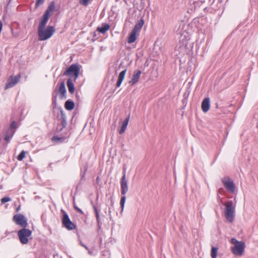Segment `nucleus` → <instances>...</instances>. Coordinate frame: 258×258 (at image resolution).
I'll return each mask as SVG.
<instances>
[{
  "label": "nucleus",
  "mask_w": 258,
  "mask_h": 258,
  "mask_svg": "<svg viewBox=\"0 0 258 258\" xmlns=\"http://www.w3.org/2000/svg\"><path fill=\"white\" fill-rule=\"evenodd\" d=\"M210 100L209 98H205L202 103V109L203 112H207L210 109Z\"/></svg>",
  "instance_id": "nucleus-11"
},
{
  "label": "nucleus",
  "mask_w": 258,
  "mask_h": 258,
  "mask_svg": "<svg viewBox=\"0 0 258 258\" xmlns=\"http://www.w3.org/2000/svg\"><path fill=\"white\" fill-rule=\"evenodd\" d=\"M32 232L26 228H23L19 230L18 232V236L20 242L23 244H26L28 243L29 237L31 235Z\"/></svg>",
  "instance_id": "nucleus-5"
},
{
  "label": "nucleus",
  "mask_w": 258,
  "mask_h": 258,
  "mask_svg": "<svg viewBox=\"0 0 258 258\" xmlns=\"http://www.w3.org/2000/svg\"><path fill=\"white\" fill-rule=\"evenodd\" d=\"M10 138H11L8 135H7L5 137V140L7 142H9Z\"/></svg>",
  "instance_id": "nucleus-31"
},
{
  "label": "nucleus",
  "mask_w": 258,
  "mask_h": 258,
  "mask_svg": "<svg viewBox=\"0 0 258 258\" xmlns=\"http://www.w3.org/2000/svg\"><path fill=\"white\" fill-rule=\"evenodd\" d=\"M141 74V72L140 71H137L134 72V74L133 76V78L130 81L129 83L133 85L136 84L137 82H138L139 78L140 77Z\"/></svg>",
  "instance_id": "nucleus-13"
},
{
  "label": "nucleus",
  "mask_w": 258,
  "mask_h": 258,
  "mask_svg": "<svg viewBox=\"0 0 258 258\" xmlns=\"http://www.w3.org/2000/svg\"><path fill=\"white\" fill-rule=\"evenodd\" d=\"M77 210L79 213H80V214H84V213H83V212L82 211V210H81V209H80V208H78V209H77V210Z\"/></svg>",
  "instance_id": "nucleus-32"
},
{
  "label": "nucleus",
  "mask_w": 258,
  "mask_h": 258,
  "mask_svg": "<svg viewBox=\"0 0 258 258\" xmlns=\"http://www.w3.org/2000/svg\"><path fill=\"white\" fill-rule=\"evenodd\" d=\"M95 215H96V219H97V222L99 224V213H97L96 214H95Z\"/></svg>",
  "instance_id": "nucleus-29"
},
{
  "label": "nucleus",
  "mask_w": 258,
  "mask_h": 258,
  "mask_svg": "<svg viewBox=\"0 0 258 258\" xmlns=\"http://www.w3.org/2000/svg\"><path fill=\"white\" fill-rule=\"evenodd\" d=\"M90 0H80V3L85 6L88 5Z\"/></svg>",
  "instance_id": "nucleus-25"
},
{
  "label": "nucleus",
  "mask_w": 258,
  "mask_h": 258,
  "mask_svg": "<svg viewBox=\"0 0 258 258\" xmlns=\"http://www.w3.org/2000/svg\"><path fill=\"white\" fill-rule=\"evenodd\" d=\"M55 31V28L51 26H47L45 29L44 28H38V35L39 40L44 41L50 38L53 35Z\"/></svg>",
  "instance_id": "nucleus-3"
},
{
  "label": "nucleus",
  "mask_w": 258,
  "mask_h": 258,
  "mask_svg": "<svg viewBox=\"0 0 258 258\" xmlns=\"http://www.w3.org/2000/svg\"><path fill=\"white\" fill-rule=\"evenodd\" d=\"M110 28V26L107 24H103L101 27H98L97 30L101 33H105Z\"/></svg>",
  "instance_id": "nucleus-18"
},
{
  "label": "nucleus",
  "mask_w": 258,
  "mask_h": 258,
  "mask_svg": "<svg viewBox=\"0 0 258 258\" xmlns=\"http://www.w3.org/2000/svg\"><path fill=\"white\" fill-rule=\"evenodd\" d=\"M224 205L225 218L228 222L231 223L233 221L235 217V206L232 201H227Z\"/></svg>",
  "instance_id": "nucleus-2"
},
{
  "label": "nucleus",
  "mask_w": 258,
  "mask_h": 258,
  "mask_svg": "<svg viewBox=\"0 0 258 258\" xmlns=\"http://www.w3.org/2000/svg\"><path fill=\"white\" fill-rule=\"evenodd\" d=\"M74 207L76 210L78 208V207L76 205L75 203L74 204Z\"/></svg>",
  "instance_id": "nucleus-36"
},
{
  "label": "nucleus",
  "mask_w": 258,
  "mask_h": 258,
  "mask_svg": "<svg viewBox=\"0 0 258 258\" xmlns=\"http://www.w3.org/2000/svg\"><path fill=\"white\" fill-rule=\"evenodd\" d=\"M1 201L2 203L4 204L6 202L11 201V199L8 197H5L3 198Z\"/></svg>",
  "instance_id": "nucleus-24"
},
{
  "label": "nucleus",
  "mask_w": 258,
  "mask_h": 258,
  "mask_svg": "<svg viewBox=\"0 0 258 258\" xmlns=\"http://www.w3.org/2000/svg\"><path fill=\"white\" fill-rule=\"evenodd\" d=\"M74 207L76 210L78 208V207L76 205L75 203L74 204Z\"/></svg>",
  "instance_id": "nucleus-37"
},
{
  "label": "nucleus",
  "mask_w": 258,
  "mask_h": 258,
  "mask_svg": "<svg viewBox=\"0 0 258 258\" xmlns=\"http://www.w3.org/2000/svg\"><path fill=\"white\" fill-rule=\"evenodd\" d=\"M53 9V5H50L48 7V9L47 10H49V12H50L51 11H52Z\"/></svg>",
  "instance_id": "nucleus-30"
},
{
  "label": "nucleus",
  "mask_w": 258,
  "mask_h": 258,
  "mask_svg": "<svg viewBox=\"0 0 258 258\" xmlns=\"http://www.w3.org/2000/svg\"><path fill=\"white\" fill-rule=\"evenodd\" d=\"M47 21L48 19L42 17V19L39 24L38 28H44Z\"/></svg>",
  "instance_id": "nucleus-21"
},
{
  "label": "nucleus",
  "mask_w": 258,
  "mask_h": 258,
  "mask_svg": "<svg viewBox=\"0 0 258 258\" xmlns=\"http://www.w3.org/2000/svg\"><path fill=\"white\" fill-rule=\"evenodd\" d=\"M14 221L18 225L26 227L27 225V220L22 214L15 215L13 217Z\"/></svg>",
  "instance_id": "nucleus-10"
},
{
  "label": "nucleus",
  "mask_w": 258,
  "mask_h": 258,
  "mask_svg": "<svg viewBox=\"0 0 258 258\" xmlns=\"http://www.w3.org/2000/svg\"><path fill=\"white\" fill-rule=\"evenodd\" d=\"M80 244H81V245L82 246H83L84 247H85L86 249L88 250V247H87L86 245H84V244L83 243H82V242H80Z\"/></svg>",
  "instance_id": "nucleus-33"
},
{
  "label": "nucleus",
  "mask_w": 258,
  "mask_h": 258,
  "mask_svg": "<svg viewBox=\"0 0 258 258\" xmlns=\"http://www.w3.org/2000/svg\"><path fill=\"white\" fill-rule=\"evenodd\" d=\"M88 253H89V254H92V252L90 250L88 251Z\"/></svg>",
  "instance_id": "nucleus-39"
},
{
  "label": "nucleus",
  "mask_w": 258,
  "mask_h": 258,
  "mask_svg": "<svg viewBox=\"0 0 258 258\" xmlns=\"http://www.w3.org/2000/svg\"><path fill=\"white\" fill-rule=\"evenodd\" d=\"M138 34V33L132 31L128 37L127 42L128 43L134 42L137 39Z\"/></svg>",
  "instance_id": "nucleus-17"
},
{
  "label": "nucleus",
  "mask_w": 258,
  "mask_h": 258,
  "mask_svg": "<svg viewBox=\"0 0 258 258\" xmlns=\"http://www.w3.org/2000/svg\"><path fill=\"white\" fill-rule=\"evenodd\" d=\"M67 84L69 92L71 94L74 93L75 91V87L71 79H69L68 80Z\"/></svg>",
  "instance_id": "nucleus-19"
},
{
  "label": "nucleus",
  "mask_w": 258,
  "mask_h": 258,
  "mask_svg": "<svg viewBox=\"0 0 258 258\" xmlns=\"http://www.w3.org/2000/svg\"><path fill=\"white\" fill-rule=\"evenodd\" d=\"M222 181L225 187L229 192H234L235 186L233 180L231 178L228 177H224L222 178Z\"/></svg>",
  "instance_id": "nucleus-7"
},
{
  "label": "nucleus",
  "mask_w": 258,
  "mask_h": 258,
  "mask_svg": "<svg viewBox=\"0 0 258 258\" xmlns=\"http://www.w3.org/2000/svg\"><path fill=\"white\" fill-rule=\"evenodd\" d=\"M49 13H50V12H49V10H46V11H45V12L42 17L48 20L49 16Z\"/></svg>",
  "instance_id": "nucleus-27"
},
{
  "label": "nucleus",
  "mask_w": 258,
  "mask_h": 258,
  "mask_svg": "<svg viewBox=\"0 0 258 258\" xmlns=\"http://www.w3.org/2000/svg\"><path fill=\"white\" fill-rule=\"evenodd\" d=\"M11 128H16V124L15 121H13L10 125Z\"/></svg>",
  "instance_id": "nucleus-28"
},
{
  "label": "nucleus",
  "mask_w": 258,
  "mask_h": 258,
  "mask_svg": "<svg viewBox=\"0 0 258 258\" xmlns=\"http://www.w3.org/2000/svg\"><path fill=\"white\" fill-rule=\"evenodd\" d=\"M80 68L76 64H72L63 73L64 76H71L74 77V80H76L79 76Z\"/></svg>",
  "instance_id": "nucleus-6"
},
{
  "label": "nucleus",
  "mask_w": 258,
  "mask_h": 258,
  "mask_svg": "<svg viewBox=\"0 0 258 258\" xmlns=\"http://www.w3.org/2000/svg\"><path fill=\"white\" fill-rule=\"evenodd\" d=\"M26 152L24 151H22L18 156V160L22 161L25 157Z\"/></svg>",
  "instance_id": "nucleus-23"
},
{
  "label": "nucleus",
  "mask_w": 258,
  "mask_h": 258,
  "mask_svg": "<svg viewBox=\"0 0 258 258\" xmlns=\"http://www.w3.org/2000/svg\"><path fill=\"white\" fill-rule=\"evenodd\" d=\"M19 209H20V207H18V208H17V211H18V210H19Z\"/></svg>",
  "instance_id": "nucleus-40"
},
{
  "label": "nucleus",
  "mask_w": 258,
  "mask_h": 258,
  "mask_svg": "<svg viewBox=\"0 0 258 258\" xmlns=\"http://www.w3.org/2000/svg\"><path fill=\"white\" fill-rule=\"evenodd\" d=\"M120 185L121 193L122 196L121 198L120 204L121 208V212H122L123 211L124 204L126 200V197L125 196V195L127 193L128 191L127 181L126 179L125 176V169H123V175L121 177L120 181Z\"/></svg>",
  "instance_id": "nucleus-1"
},
{
  "label": "nucleus",
  "mask_w": 258,
  "mask_h": 258,
  "mask_svg": "<svg viewBox=\"0 0 258 258\" xmlns=\"http://www.w3.org/2000/svg\"><path fill=\"white\" fill-rule=\"evenodd\" d=\"M20 78V74L17 76H11L8 80L7 83L5 86V89L7 90L14 87L19 82Z\"/></svg>",
  "instance_id": "nucleus-8"
},
{
  "label": "nucleus",
  "mask_w": 258,
  "mask_h": 258,
  "mask_svg": "<svg viewBox=\"0 0 258 258\" xmlns=\"http://www.w3.org/2000/svg\"><path fill=\"white\" fill-rule=\"evenodd\" d=\"M65 108L68 110H72L75 107V104L73 101L71 100H68L65 103Z\"/></svg>",
  "instance_id": "nucleus-20"
},
{
  "label": "nucleus",
  "mask_w": 258,
  "mask_h": 258,
  "mask_svg": "<svg viewBox=\"0 0 258 258\" xmlns=\"http://www.w3.org/2000/svg\"><path fill=\"white\" fill-rule=\"evenodd\" d=\"M62 119H63L62 123H63V124L64 125V124H66V122L65 118H64V117H63V114H62Z\"/></svg>",
  "instance_id": "nucleus-34"
},
{
  "label": "nucleus",
  "mask_w": 258,
  "mask_h": 258,
  "mask_svg": "<svg viewBox=\"0 0 258 258\" xmlns=\"http://www.w3.org/2000/svg\"><path fill=\"white\" fill-rule=\"evenodd\" d=\"M53 140H55V139L58 140V138H56V137H54L53 138Z\"/></svg>",
  "instance_id": "nucleus-38"
},
{
  "label": "nucleus",
  "mask_w": 258,
  "mask_h": 258,
  "mask_svg": "<svg viewBox=\"0 0 258 258\" xmlns=\"http://www.w3.org/2000/svg\"><path fill=\"white\" fill-rule=\"evenodd\" d=\"M58 92L60 94V98L61 99L66 98V92L67 90L65 87V84L64 82H62L60 84Z\"/></svg>",
  "instance_id": "nucleus-12"
},
{
  "label": "nucleus",
  "mask_w": 258,
  "mask_h": 258,
  "mask_svg": "<svg viewBox=\"0 0 258 258\" xmlns=\"http://www.w3.org/2000/svg\"><path fill=\"white\" fill-rule=\"evenodd\" d=\"M126 72V69H124V70H123L119 73V74L118 75L117 81L116 84V87H119L120 86V85L124 78Z\"/></svg>",
  "instance_id": "nucleus-14"
},
{
  "label": "nucleus",
  "mask_w": 258,
  "mask_h": 258,
  "mask_svg": "<svg viewBox=\"0 0 258 258\" xmlns=\"http://www.w3.org/2000/svg\"><path fill=\"white\" fill-rule=\"evenodd\" d=\"M62 222L63 225L68 230H73L76 227L75 225L70 220L67 213L63 214Z\"/></svg>",
  "instance_id": "nucleus-9"
},
{
  "label": "nucleus",
  "mask_w": 258,
  "mask_h": 258,
  "mask_svg": "<svg viewBox=\"0 0 258 258\" xmlns=\"http://www.w3.org/2000/svg\"><path fill=\"white\" fill-rule=\"evenodd\" d=\"M130 119V116L128 115L122 123L120 129L119 130L120 134H123L126 130Z\"/></svg>",
  "instance_id": "nucleus-16"
},
{
  "label": "nucleus",
  "mask_w": 258,
  "mask_h": 258,
  "mask_svg": "<svg viewBox=\"0 0 258 258\" xmlns=\"http://www.w3.org/2000/svg\"><path fill=\"white\" fill-rule=\"evenodd\" d=\"M144 24V21L143 19L140 20L136 24L132 31L138 34L143 27Z\"/></svg>",
  "instance_id": "nucleus-15"
},
{
  "label": "nucleus",
  "mask_w": 258,
  "mask_h": 258,
  "mask_svg": "<svg viewBox=\"0 0 258 258\" xmlns=\"http://www.w3.org/2000/svg\"><path fill=\"white\" fill-rule=\"evenodd\" d=\"M218 252V248L215 247H213L211 250V257L212 258H216L217 253Z\"/></svg>",
  "instance_id": "nucleus-22"
},
{
  "label": "nucleus",
  "mask_w": 258,
  "mask_h": 258,
  "mask_svg": "<svg viewBox=\"0 0 258 258\" xmlns=\"http://www.w3.org/2000/svg\"><path fill=\"white\" fill-rule=\"evenodd\" d=\"M94 211L95 212V214H96L97 213H98V212L97 211V209L96 207H94Z\"/></svg>",
  "instance_id": "nucleus-35"
},
{
  "label": "nucleus",
  "mask_w": 258,
  "mask_h": 258,
  "mask_svg": "<svg viewBox=\"0 0 258 258\" xmlns=\"http://www.w3.org/2000/svg\"><path fill=\"white\" fill-rule=\"evenodd\" d=\"M44 1L45 0H36V2L35 4L36 7H38L40 5H42L44 3Z\"/></svg>",
  "instance_id": "nucleus-26"
},
{
  "label": "nucleus",
  "mask_w": 258,
  "mask_h": 258,
  "mask_svg": "<svg viewBox=\"0 0 258 258\" xmlns=\"http://www.w3.org/2000/svg\"><path fill=\"white\" fill-rule=\"evenodd\" d=\"M231 242L234 244L232 248L233 253L236 255H241L243 252L245 245L242 241H238L235 238H232Z\"/></svg>",
  "instance_id": "nucleus-4"
}]
</instances>
